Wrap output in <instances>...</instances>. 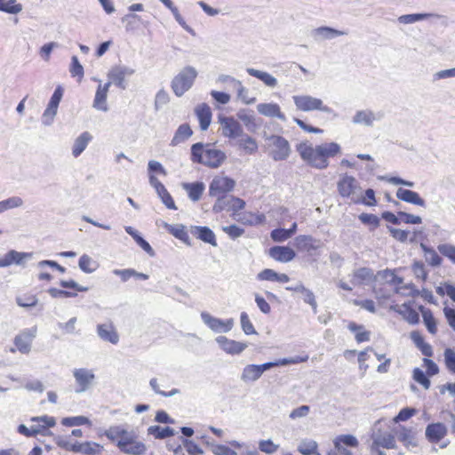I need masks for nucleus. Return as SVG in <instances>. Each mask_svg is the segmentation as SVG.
Returning a JSON list of instances; mask_svg holds the SVG:
<instances>
[{
  "mask_svg": "<svg viewBox=\"0 0 455 455\" xmlns=\"http://www.w3.org/2000/svg\"><path fill=\"white\" fill-rule=\"evenodd\" d=\"M227 159L224 151L212 147L211 144L201 142L191 147V161L204 164L209 168H219Z\"/></svg>",
  "mask_w": 455,
  "mask_h": 455,
  "instance_id": "f257e3e1",
  "label": "nucleus"
},
{
  "mask_svg": "<svg viewBox=\"0 0 455 455\" xmlns=\"http://www.w3.org/2000/svg\"><path fill=\"white\" fill-rule=\"evenodd\" d=\"M197 70L192 66H186L172 78L171 87L177 97H181L194 84L197 77Z\"/></svg>",
  "mask_w": 455,
  "mask_h": 455,
  "instance_id": "f03ea898",
  "label": "nucleus"
},
{
  "mask_svg": "<svg viewBox=\"0 0 455 455\" xmlns=\"http://www.w3.org/2000/svg\"><path fill=\"white\" fill-rule=\"evenodd\" d=\"M339 196L354 203H359L362 198V188L357 180L350 175L343 174L337 183Z\"/></svg>",
  "mask_w": 455,
  "mask_h": 455,
  "instance_id": "7ed1b4c3",
  "label": "nucleus"
},
{
  "mask_svg": "<svg viewBox=\"0 0 455 455\" xmlns=\"http://www.w3.org/2000/svg\"><path fill=\"white\" fill-rule=\"evenodd\" d=\"M297 151L300 157L310 166L323 170L328 167L329 163L322 160V151L320 145L313 147L308 142H301L297 146Z\"/></svg>",
  "mask_w": 455,
  "mask_h": 455,
  "instance_id": "20e7f679",
  "label": "nucleus"
},
{
  "mask_svg": "<svg viewBox=\"0 0 455 455\" xmlns=\"http://www.w3.org/2000/svg\"><path fill=\"white\" fill-rule=\"evenodd\" d=\"M264 138L270 148V156L275 161H283L289 157L291 147L285 138L279 135H265Z\"/></svg>",
  "mask_w": 455,
  "mask_h": 455,
  "instance_id": "39448f33",
  "label": "nucleus"
},
{
  "mask_svg": "<svg viewBox=\"0 0 455 455\" xmlns=\"http://www.w3.org/2000/svg\"><path fill=\"white\" fill-rule=\"evenodd\" d=\"M117 447L121 451L129 455H144L147 451L146 444L138 440V435L133 430L127 432L124 438L117 443Z\"/></svg>",
  "mask_w": 455,
  "mask_h": 455,
  "instance_id": "423d86ee",
  "label": "nucleus"
},
{
  "mask_svg": "<svg viewBox=\"0 0 455 455\" xmlns=\"http://www.w3.org/2000/svg\"><path fill=\"white\" fill-rule=\"evenodd\" d=\"M293 102L297 109L304 112L322 111L330 114L331 108L324 105L321 99L310 95H295L292 97Z\"/></svg>",
  "mask_w": 455,
  "mask_h": 455,
  "instance_id": "0eeeda50",
  "label": "nucleus"
},
{
  "mask_svg": "<svg viewBox=\"0 0 455 455\" xmlns=\"http://www.w3.org/2000/svg\"><path fill=\"white\" fill-rule=\"evenodd\" d=\"M235 186V181L227 176H216L209 186V196L212 197L224 196L231 192Z\"/></svg>",
  "mask_w": 455,
  "mask_h": 455,
  "instance_id": "6e6552de",
  "label": "nucleus"
},
{
  "mask_svg": "<svg viewBox=\"0 0 455 455\" xmlns=\"http://www.w3.org/2000/svg\"><path fill=\"white\" fill-rule=\"evenodd\" d=\"M218 118L223 137L230 140H236L243 132L241 124L235 117L219 116Z\"/></svg>",
  "mask_w": 455,
  "mask_h": 455,
  "instance_id": "1a4fd4ad",
  "label": "nucleus"
},
{
  "mask_svg": "<svg viewBox=\"0 0 455 455\" xmlns=\"http://www.w3.org/2000/svg\"><path fill=\"white\" fill-rule=\"evenodd\" d=\"M357 446L358 441L354 435H342L334 440V448L329 451L328 455H354L348 448Z\"/></svg>",
  "mask_w": 455,
  "mask_h": 455,
  "instance_id": "9d476101",
  "label": "nucleus"
},
{
  "mask_svg": "<svg viewBox=\"0 0 455 455\" xmlns=\"http://www.w3.org/2000/svg\"><path fill=\"white\" fill-rule=\"evenodd\" d=\"M244 206L245 202L243 199L233 196H219V198H217L212 207V211L215 213L220 212L225 210L237 212L239 210L243 209Z\"/></svg>",
  "mask_w": 455,
  "mask_h": 455,
  "instance_id": "9b49d317",
  "label": "nucleus"
},
{
  "mask_svg": "<svg viewBox=\"0 0 455 455\" xmlns=\"http://www.w3.org/2000/svg\"><path fill=\"white\" fill-rule=\"evenodd\" d=\"M201 318L204 324H206L214 332H228L234 325L232 318L221 320L212 316L205 311L201 313Z\"/></svg>",
  "mask_w": 455,
  "mask_h": 455,
  "instance_id": "f8f14e48",
  "label": "nucleus"
},
{
  "mask_svg": "<svg viewBox=\"0 0 455 455\" xmlns=\"http://www.w3.org/2000/svg\"><path fill=\"white\" fill-rule=\"evenodd\" d=\"M134 72L135 70L133 68L126 66H115L109 70L108 74V77L109 79L108 82H110V84H114L120 89L124 90L126 88V84L124 82L125 76H130L133 75Z\"/></svg>",
  "mask_w": 455,
  "mask_h": 455,
  "instance_id": "ddd939ff",
  "label": "nucleus"
},
{
  "mask_svg": "<svg viewBox=\"0 0 455 455\" xmlns=\"http://www.w3.org/2000/svg\"><path fill=\"white\" fill-rule=\"evenodd\" d=\"M384 117V113L381 111L374 112L371 109H363L355 112L352 117L354 124H363L367 127L373 126L374 122L380 121Z\"/></svg>",
  "mask_w": 455,
  "mask_h": 455,
  "instance_id": "4468645a",
  "label": "nucleus"
},
{
  "mask_svg": "<svg viewBox=\"0 0 455 455\" xmlns=\"http://www.w3.org/2000/svg\"><path fill=\"white\" fill-rule=\"evenodd\" d=\"M73 376L78 387L76 393H82L89 389L95 379L92 370L86 368H78L73 371Z\"/></svg>",
  "mask_w": 455,
  "mask_h": 455,
  "instance_id": "2eb2a0df",
  "label": "nucleus"
},
{
  "mask_svg": "<svg viewBox=\"0 0 455 455\" xmlns=\"http://www.w3.org/2000/svg\"><path fill=\"white\" fill-rule=\"evenodd\" d=\"M371 452H374V450H378V447H382L385 449H393L395 446V436L388 432L383 433L380 430H374L371 435Z\"/></svg>",
  "mask_w": 455,
  "mask_h": 455,
  "instance_id": "dca6fc26",
  "label": "nucleus"
},
{
  "mask_svg": "<svg viewBox=\"0 0 455 455\" xmlns=\"http://www.w3.org/2000/svg\"><path fill=\"white\" fill-rule=\"evenodd\" d=\"M30 422L33 430L35 431V435H47L50 434L49 428L53 427L56 425V420L53 417L44 415L40 417H32L30 419Z\"/></svg>",
  "mask_w": 455,
  "mask_h": 455,
  "instance_id": "f3484780",
  "label": "nucleus"
},
{
  "mask_svg": "<svg viewBox=\"0 0 455 455\" xmlns=\"http://www.w3.org/2000/svg\"><path fill=\"white\" fill-rule=\"evenodd\" d=\"M36 329L24 330L14 339V345L22 354H28L31 350L33 339L36 337Z\"/></svg>",
  "mask_w": 455,
  "mask_h": 455,
  "instance_id": "a211bd4d",
  "label": "nucleus"
},
{
  "mask_svg": "<svg viewBox=\"0 0 455 455\" xmlns=\"http://www.w3.org/2000/svg\"><path fill=\"white\" fill-rule=\"evenodd\" d=\"M215 340L220 347L229 355H239L248 347L244 342L229 339L225 336H218Z\"/></svg>",
  "mask_w": 455,
  "mask_h": 455,
  "instance_id": "6ab92c4d",
  "label": "nucleus"
},
{
  "mask_svg": "<svg viewBox=\"0 0 455 455\" xmlns=\"http://www.w3.org/2000/svg\"><path fill=\"white\" fill-rule=\"evenodd\" d=\"M322 243L311 235H301L295 238V246L298 250L311 252L319 249Z\"/></svg>",
  "mask_w": 455,
  "mask_h": 455,
  "instance_id": "aec40b11",
  "label": "nucleus"
},
{
  "mask_svg": "<svg viewBox=\"0 0 455 455\" xmlns=\"http://www.w3.org/2000/svg\"><path fill=\"white\" fill-rule=\"evenodd\" d=\"M344 35L346 32L326 26L316 28L311 32V36L315 41L331 40Z\"/></svg>",
  "mask_w": 455,
  "mask_h": 455,
  "instance_id": "412c9836",
  "label": "nucleus"
},
{
  "mask_svg": "<svg viewBox=\"0 0 455 455\" xmlns=\"http://www.w3.org/2000/svg\"><path fill=\"white\" fill-rule=\"evenodd\" d=\"M191 234L201 241L217 246L216 236L213 231L208 227L191 226Z\"/></svg>",
  "mask_w": 455,
  "mask_h": 455,
  "instance_id": "4be33fe9",
  "label": "nucleus"
},
{
  "mask_svg": "<svg viewBox=\"0 0 455 455\" xmlns=\"http://www.w3.org/2000/svg\"><path fill=\"white\" fill-rule=\"evenodd\" d=\"M109 86L110 82L106 83L104 85L100 84L98 86L92 105L93 108L97 110H100L103 112H107L108 110L107 104V97Z\"/></svg>",
  "mask_w": 455,
  "mask_h": 455,
  "instance_id": "5701e85b",
  "label": "nucleus"
},
{
  "mask_svg": "<svg viewBox=\"0 0 455 455\" xmlns=\"http://www.w3.org/2000/svg\"><path fill=\"white\" fill-rule=\"evenodd\" d=\"M258 112L267 117H276L282 121H285L286 117L281 111L280 106L276 103H259L257 105Z\"/></svg>",
  "mask_w": 455,
  "mask_h": 455,
  "instance_id": "b1692460",
  "label": "nucleus"
},
{
  "mask_svg": "<svg viewBox=\"0 0 455 455\" xmlns=\"http://www.w3.org/2000/svg\"><path fill=\"white\" fill-rule=\"evenodd\" d=\"M269 255L280 262H290L296 256L295 251L288 246H274L269 250Z\"/></svg>",
  "mask_w": 455,
  "mask_h": 455,
  "instance_id": "393cba45",
  "label": "nucleus"
},
{
  "mask_svg": "<svg viewBox=\"0 0 455 455\" xmlns=\"http://www.w3.org/2000/svg\"><path fill=\"white\" fill-rule=\"evenodd\" d=\"M447 435V427L443 423H432L426 428V437L432 443H437Z\"/></svg>",
  "mask_w": 455,
  "mask_h": 455,
  "instance_id": "a878e982",
  "label": "nucleus"
},
{
  "mask_svg": "<svg viewBox=\"0 0 455 455\" xmlns=\"http://www.w3.org/2000/svg\"><path fill=\"white\" fill-rule=\"evenodd\" d=\"M97 332L99 337L104 341L112 344H117L119 341V335L112 323L99 324L97 326Z\"/></svg>",
  "mask_w": 455,
  "mask_h": 455,
  "instance_id": "bb28decb",
  "label": "nucleus"
},
{
  "mask_svg": "<svg viewBox=\"0 0 455 455\" xmlns=\"http://www.w3.org/2000/svg\"><path fill=\"white\" fill-rule=\"evenodd\" d=\"M195 113L196 117L198 118L201 130H207L212 122V114L211 108L206 103H201L198 106H196Z\"/></svg>",
  "mask_w": 455,
  "mask_h": 455,
  "instance_id": "cd10ccee",
  "label": "nucleus"
},
{
  "mask_svg": "<svg viewBox=\"0 0 455 455\" xmlns=\"http://www.w3.org/2000/svg\"><path fill=\"white\" fill-rule=\"evenodd\" d=\"M396 197L405 203H409L414 205L424 207L426 205L425 200L420 196L412 190L398 188L396 191Z\"/></svg>",
  "mask_w": 455,
  "mask_h": 455,
  "instance_id": "c85d7f7f",
  "label": "nucleus"
},
{
  "mask_svg": "<svg viewBox=\"0 0 455 455\" xmlns=\"http://www.w3.org/2000/svg\"><path fill=\"white\" fill-rule=\"evenodd\" d=\"M391 309L401 315L410 324H416L419 322V315L418 312L407 304L393 306L391 307Z\"/></svg>",
  "mask_w": 455,
  "mask_h": 455,
  "instance_id": "c756f323",
  "label": "nucleus"
},
{
  "mask_svg": "<svg viewBox=\"0 0 455 455\" xmlns=\"http://www.w3.org/2000/svg\"><path fill=\"white\" fill-rule=\"evenodd\" d=\"M92 140V136L89 132H82L74 141L72 147V155L78 157L87 148L89 142Z\"/></svg>",
  "mask_w": 455,
  "mask_h": 455,
  "instance_id": "7c9ffc66",
  "label": "nucleus"
},
{
  "mask_svg": "<svg viewBox=\"0 0 455 455\" xmlns=\"http://www.w3.org/2000/svg\"><path fill=\"white\" fill-rule=\"evenodd\" d=\"M164 227L174 237L182 241L183 243H185L188 245H191L190 238L188 236V232L186 231V227L184 225H182V224L171 225V224L164 222Z\"/></svg>",
  "mask_w": 455,
  "mask_h": 455,
  "instance_id": "2f4dec72",
  "label": "nucleus"
},
{
  "mask_svg": "<svg viewBox=\"0 0 455 455\" xmlns=\"http://www.w3.org/2000/svg\"><path fill=\"white\" fill-rule=\"evenodd\" d=\"M236 145L242 148L246 154L251 155L258 150V144L252 137L246 134L244 132L238 137Z\"/></svg>",
  "mask_w": 455,
  "mask_h": 455,
  "instance_id": "473e14b6",
  "label": "nucleus"
},
{
  "mask_svg": "<svg viewBox=\"0 0 455 455\" xmlns=\"http://www.w3.org/2000/svg\"><path fill=\"white\" fill-rule=\"evenodd\" d=\"M246 72L259 80H260L265 85L275 88L277 85V79L274 77L271 74L258 70L252 68H247Z\"/></svg>",
  "mask_w": 455,
  "mask_h": 455,
  "instance_id": "72a5a7b5",
  "label": "nucleus"
},
{
  "mask_svg": "<svg viewBox=\"0 0 455 455\" xmlns=\"http://www.w3.org/2000/svg\"><path fill=\"white\" fill-rule=\"evenodd\" d=\"M182 187L188 192L189 199L193 202H197L205 189L203 182L183 183Z\"/></svg>",
  "mask_w": 455,
  "mask_h": 455,
  "instance_id": "f704fd0d",
  "label": "nucleus"
},
{
  "mask_svg": "<svg viewBox=\"0 0 455 455\" xmlns=\"http://www.w3.org/2000/svg\"><path fill=\"white\" fill-rule=\"evenodd\" d=\"M193 134V131L190 128L189 124H180L177 131L175 132V134L171 141V146L175 147L185 140H187L188 138H190Z\"/></svg>",
  "mask_w": 455,
  "mask_h": 455,
  "instance_id": "c9c22d12",
  "label": "nucleus"
},
{
  "mask_svg": "<svg viewBox=\"0 0 455 455\" xmlns=\"http://www.w3.org/2000/svg\"><path fill=\"white\" fill-rule=\"evenodd\" d=\"M261 377L259 372V368L258 364H248L246 365L242 371L241 380L248 383V382H255Z\"/></svg>",
  "mask_w": 455,
  "mask_h": 455,
  "instance_id": "e433bc0d",
  "label": "nucleus"
},
{
  "mask_svg": "<svg viewBox=\"0 0 455 455\" xmlns=\"http://www.w3.org/2000/svg\"><path fill=\"white\" fill-rule=\"evenodd\" d=\"M322 151V160L329 163V158L333 157L340 153V146L336 142L323 143L320 145Z\"/></svg>",
  "mask_w": 455,
  "mask_h": 455,
  "instance_id": "4c0bfd02",
  "label": "nucleus"
},
{
  "mask_svg": "<svg viewBox=\"0 0 455 455\" xmlns=\"http://www.w3.org/2000/svg\"><path fill=\"white\" fill-rule=\"evenodd\" d=\"M420 248L424 252L426 261L432 267H439L442 264V258L431 247L427 246L425 243H420Z\"/></svg>",
  "mask_w": 455,
  "mask_h": 455,
  "instance_id": "58836bf2",
  "label": "nucleus"
},
{
  "mask_svg": "<svg viewBox=\"0 0 455 455\" xmlns=\"http://www.w3.org/2000/svg\"><path fill=\"white\" fill-rule=\"evenodd\" d=\"M430 17H438V15L434 13H411V14H404L398 17V22L401 24H412L418 21H421L427 20Z\"/></svg>",
  "mask_w": 455,
  "mask_h": 455,
  "instance_id": "ea45409f",
  "label": "nucleus"
},
{
  "mask_svg": "<svg viewBox=\"0 0 455 455\" xmlns=\"http://www.w3.org/2000/svg\"><path fill=\"white\" fill-rule=\"evenodd\" d=\"M148 435H153L156 439H164L174 435V429L170 427H162L160 426H150L148 428Z\"/></svg>",
  "mask_w": 455,
  "mask_h": 455,
  "instance_id": "a19ab883",
  "label": "nucleus"
},
{
  "mask_svg": "<svg viewBox=\"0 0 455 455\" xmlns=\"http://www.w3.org/2000/svg\"><path fill=\"white\" fill-rule=\"evenodd\" d=\"M237 118L243 123L245 127L250 132H254L257 129L255 117L246 109H241L236 114Z\"/></svg>",
  "mask_w": 455,
  "mask_h": 455,
  "instance_id": "79ce46f5",
  "label": "nucleus"
},
{
  "mask_svg": "<svg viewBox=\"0 0 455 455\" xmlns=\"http://www.w3.org/2000/svg\"><path fill=\"white\" fill-rule=\"evenodd\" d=\"M377 276L389 284H401L403 282V277L395 275V270L388 268L379 271Z\"/></svg>",
  "mask_w": 455,
  "mask_h": 455,
  "instance_id": "37998d69",
  "label": "nucleus"
},
{
  "mask_svg": "<svg viewBox=\"0 0 455 455\" xmlns=\"http://www.w3.org/2000/svg\"><path fill=\"white\" fill-rule=\"evenodd\" d=\"M419 309L422 313L423 322H424L427 331L431 334H435L437 332L436 321H435L431 310L425 309L424 307H420Z\"/></svg>",
  "mask_w": 455,
  "mask_h": 455,
  "instance_id": "c03bdc74",
  "label": "nucleus"
},
{
  "mask_svg": "<svg viewBox=\"0 0 455 455\" xmlns=\"http://www.w3.org/2000/svg\"><path fill=\"white\" fill-rule=\"evenodd\" d=\"M298 451L303 455H320L317 452V443L314 440H302L298 445Z\"/></svg>",
  "mask_w": 455,
  "mask_h": 455,
  "instance_id": "a18cd8bd",
  "label": "nucleus"
},
{
  "mask_svg": "<svg viewBox=\"0 0 455 455\" xmlns=\"http://www.w3.org/2000/svg\"><path fill=\"white\" fill-rule=\"evenodd\" d=\"M24 204V201L20 196H12L0 201V212H4L5 211L21 207Z\"/></svg>",
  "mask_w": 455,
  "mask_h": 455,
  "instance_id": "49530a36",
  "label": "nucleus"
},
{
  "mask_svg": "<svg viewBox=\"0 0 455 455\" xmlns=\"http://www.w3.org/2000/svg\"><path fill=\"white\" fill-rule=\"evenodd\" d=\"M129 430L125 429L123 426L110 427L105 433L106 436L112 442L116 443L124 438Z\"/></svg>",
  "mask_w": 455,
  "mask_h": 455,
  "instance_id": "de8ad7c7",
  "label": "nucleus"
},
{
  "mask_svg": "<svg viewBox=\"0 0 455 455\" xmlns=\"http://www.w3.org/2000/svg\"><path fill=\"white\" fill-rule=\"evenodd\" d=\"M23 7L21 4L17 3L16 0H8L6 2L0 1V11L10 13L18 14L22 11Z\"/></svg>",
  "mask_w": 455,
  "mask_h": 455,
  "instance_id": "09e8293b",
  "label": "nucleus"
},
{
  "mask_svg": "<svg viewBox=\"0 0 455 455\" xmlns=\"http://www.w3.org/2000/svg\"><path fill=\"white\" fill-rule=\"evenodd\" d=\"M237 91V98L242 100L246 105L253 104L256 100L254 97H249V91L246 89L242 82H236V86L235 87Z\"/></svg>",
  "mask_w": 455,
  "mask_h": 455,
  "instance_id": "8fccbe9b",
  "label": "nucleus"
},
{
  "mask_svg": "<svg viewBox=\"0 0 455 455\" xmlns=\"http://www.w3.org/2000/svg\"><path fill=\"white\" fill-rule=\"evenodd\" d=\"M78 266L82 271L87 274L92 273L96 269L95 262L87 254L80 257Z\"/></svg>",
  "mask_w": 455,
  "mask_h": 455,
  "instance_id": "3c124183",
  "label": "nucleus"
},
{
  "mask_svg": "<svg viewBox=\"0 0 455 455\" xmlns=\"http://www.w3.org/2000/svg\"><path fill=\"white\" fill-rule=\"evenodd\" d=\"M62 425L67 427H74V426H82V425H89L91 426V421L88 418L84 416H76V417H67L62 419Z\"/></svg>",
  "mask_w": 455,
  "mask_h": 455,
  "instance_id": "603ef678",
  "label": "nucleus"
},
{
  "mask_svg": "<svg viewBox=\"0 0 455 455\" xmlns=\"http://www.w3.org/2000/svg\"><path fill=\"white\" fill-rule=\"evenodd\" d=\"M373 272L368 267H360L354 272L353 282H358V283L370 281L372 279Z\"/></svg>",
  "mask_w": 455,
  "mask_h": 455,
  "instance_id": "864d4df0",
  "label": "nucleus"
},
{
  "mask_svg": "<svg viewBox=\"0 0 455 455\" xmlns=\"http://www.w3.org/2000/svg\"><path fill=\"white\" fill-rule=\"evenodd\" d=\"M438 251L448 258L453 264H455V245L451 243H441L437 246Z\"/></svg>",
  "mask_w": 455,
  "mask_h": 455,
  "instance_id": "5fc2aeb1",
  "label": "nucleus"
},
{
  "mask_svg": "<svg viewBox=\"0 0 455 455\" xmlns=\"http://www.w3.org/2000/svg\"><path fill=\"white\" fill-rule=\"evenodd\" d=\"M12 255H13L12 265L25 266V262L30 259L33 256L32 252H20L15 250H12Z\"/></svg>",
  "mask_w": 455,
  "mask_h": 455,
  "instance_id": "6e6d98bb",
  "label": "nucleus"
},
{
  "mask_svg": "<svg viewBox=\"0 0 455 455\" xmlns=\"http://www.w3.org/2000/svg\"><path fill=\"white\" fill-rule=\"evenodd\" d=\"M412 378L416 382L423 386L425 389H428L430 387V380L421 369L415 368L413 370Z\"/></svg>",
  "mask_w": 455,
  "mask_h": 455,
  "instance_id": "4d7b16f0",
  "label": "nucleus"
},
{
  "mask_svg": "<svg viewBox=\"0 0 455 455\" xmlns=\"http://www.w3.org/2000/svg\"><path fill=\"white\" fill-rule=\"evenodd\" d=\"M16 302L20 307L28 308L35 307L38 299L35 295H24L17 297Z\"/></svg>",
  "mask_w": 455,
  "mask_h": 455,
  "instance_id": "13d9d810",
  "label": "nucleus"
},
{
  "mask_svg": "<svg viewBox=\"0 0 455 455\" xmlns=\"http://www.w3.org/2000/svg\"><path fill=\"white\" fill-rule=\"evenodd\" d=\"M241 326L243 332L247 335L255 334L256 331L251 323L249 315L245 312H242L240 315Z\"/></svg>",
  "mask_w": 455,
  "mask_h": 455,
  "instance_id": "bf43d9fd",
  "label": "nucleus"
},
{
  "mask_svg": "<svg viewBox=\"0 0 455 455\" xmlns=\"http://www.w3.org/2000/svg\"><path fill=\"white\" fill-rule=\"evenodd\" d=\"M445 366L449 371L455 373V351L446 348L443 353Z\"/></svg>",
  "mask_w": 455,
  "mask_h": 455,
  "instance_id": "052dcab7",
  "label": "nucleus"
},
{
  "mask_svg": "<svg viewBox=\"0 0 455 455\" xmlns=\"http://www.w3.org/2000/svg\"><path fill=\"white\" fill-rule=\"evenodd\" d=\"M310 412V407L308 405H300L295 409H293L290 414L289 418L292 420L305 418Z\"/></svg>",
  "mask_w": 455,
  "mask_h": 455,
  "instance_id": "680f3d73",
  "label": "nucleus"
},
{
  "mask_svg": "<svg viewBox=\"0 0 455 455\" xmlns=\"http://www.w3.org/2000/svg\"><path fill=\"white\" fill-rule=\"evenodd\" d=\"M72 76H77L81 80L84 76V68L80 64L76 56H73L71 59V66L69 69Z\"/></svg>",
  "mask_w": 455,
  "mask_h": 455,
  "instance_id": "e2e57ef3",
  "label": "nucleus"
},
{
  "mask_svg": "<svg viewBox=\"0 0 455 455\" xmlns=\"http://www.w3.org/2000/svg\"><path fill=\"white\" fill-rule=\"evenodd\" d=\"M62 95H63V91H62L61 87L60 86L57 87L50 99L47 108L58 111V107L61 100Z\"/></svg>",
  "mask_w": 455,
  "mask_h": 455,
  "instance_id": "0e129e2a",
  "label": "nucleus"
},
{
  "mask_svg": "<svg viewBox=\"0 0 455 455\" xmlns=\"http://www.w3.org/2000/svg\"><path fill=\"white\" fill-rule=\"evenodd\" d=\"M278 448L279 445L274 443L271 440H261L259 443V449L267 454L275 453Z\"/></svg>",
  "mask_w": 455,
  "mask_h": 455,
  "instance_id": "69168bd1",
  "label": "nucleus"
},
{
  "mask_svg": "<svg viewBox=\"0 0 455 455\" xmlns=\"http://www.w3.org/2000/svg\"><path fill=\"white\" fill-rule=\"evenodd\" d=\"M222 230L232 239L238 238L244 233V229L236 225L225 226Z\"/></svg>",
  "mask_w": 455,
  "mask_h": 455,
  "instance_id": "338daca9",
  "label": "nucleus"
},
{
  "mask_svg": "<svg viewBox=\"0 0 455 455\" xmlns=\"http://www.w3.org/2000/svg\"><path fill=\"white\" fill-rule=\"evenodd\" d=\"M212 451L214 455H237L235 451L222 444L212 445Z\"/></svg>",
  "mask_w": 455,
  "mask_h": 455,
  "instance_id": "774afa93",
  "label": "nucleus"
}]
</instances>
